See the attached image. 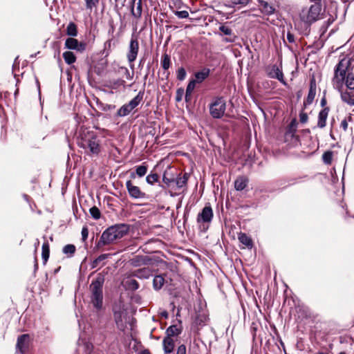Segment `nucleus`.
Listing matches in <instances>:
<instances>
[{"label": "nucleus", "mask_w": 354, "mask_h": 354, "mask_svg": "<svg viewBox=\"0 0 354 354\" xmlns=\"http://www.w3.org/2000/svg\"><path fill=\"white\" fill-rule=\"evenodd\" d=\"M130 230L128 224L119 223L111 225L102 234L97 244L98 248L113 243L127 235Z\"/></svg>", "instance_id": "obj_1"}, {"label": "nucleus", "mask_w": 354, "mask_h": 354, "mask_svg": "<svg viewBox=\"0 0 354 354\" xmlns=\"http://www.w3.org/2000/svg\"><path fill=\"white\" fill-rule=\"evenodd\" d=\"M352 62L353 59L351 57L344 56L335 67L332 82L333 86L339 91L342 88L346 77L348 73H353Z\"/></svg>", "instance_id": "obj_2"}, {"label": "nucleus", "mask_w": 354, "mask_h": 354, "mask_svg": "<svg viewBox=\"0 0 354 354\" xmlns=\"http://www.w3.org/2000/svg\"><path fill=\"white\" fill-rule=\"evenodd\" d=\"M77 145L80 147L86 150L92 154H98L100 151V140L96 133L88 129H81Z\"/></svg>", "instance_id": "obj_3"}, {"label": "nucleus", "mask_w": 354, "mask_h": 354, "mask_svg": "<svg viewBox=\"0 0 354 354\" xmlns=\"http://www.w3.org/2000/svg\"><path fill=\"white\" fill-rule=\"evenodd\" d=\"M104 279L102 276L97 277L95 280L91 283L90 288L92 293L91 301L93 306L100 309L102 306V286Z\"/></svg>", "instance_id": "obj_4"}, {"label": "nucleus", "mask_w": 354, "mask_h": 354, "mask_svg": "<svg viewBox=\"0 0 354 354\" xmlns=\"http://www.w3.org/2000/svg\"><path fill=\"white\" fill-rule=\"evenodd\" d=\"M321 10L322 8L319 3L304 7L299 12V18L304 23L311 24L319 19Z\"/></svg>", "instance_id": "obj_5"}, {"label": "nucleus", "mask_w": 354, "mask_h": 354, "mask_svg": "<svg viewBox=\"0 0 354 354\" xmlns=\"http://www.w3.org/2000/svg\"><path fill=\"white\" fill-rule=\"evenodd\" d=\"M209 114L214 119L221 118L225 113L226 101L223 97H216L209 106Z\"/></svg>", "instance_id": "obj_6"}, {"label": "nucleus", "mask_w": 354, "mask_h": 354, "mask_svg": "<svg viewBox=\"0 0 354 354\" xmlns=\"http://www.w3.org/2000/svg\"><path fill=\"white\" fill-rule=\"evenodd\" d=\"M139 51V42L138 36L135 34L131 35L128 51L127 53V59L130 64V68L133 69V62L136 59Z\"/></svg>", "instance_id": "obj_7"}, {"label": "nucleus", "mask_w": 354, "mask_h": 354, "mask_svg": "<svg viewBox=\"0 0 354 354\" xmlns=\"http://www.w3.org/2000/svg\"><path fill=\"white\" fill-rule=\"evenodd\" d=\"M143 95V92L140 91L129 103L124 104L118 109L117 115L120 117L129 115L142 102Z\"/></svg>", "instance_id": "obj_8"}, {"label": "nucleus", "mask_w": 354, "mask_h": 354, "mask_svg": "<svg viewBox=\"0 0 354 354\" xmlns=\"http://www.w3.org/2000/svg\"><path fill=\"white\" fill-rule=\"evenodd\" d=\"M210 74V69L208 68H203L201 71L194 73V79L191 80L187 84V91L190 93L194 91L196 84L202 83L206 80Z\"/></svg>", "instance_id": "obj_9"}, {"label": "nucleus", "mask_w": 354, "mask_h": 354, "mask_svg": "<svg viewBox=\"0 0 354 354\" xmlns=\"http://www.w3.org/2000/svg\"><path fill=\"white\" fill-rule=\"evenodd\" d=\"M213 216L214 214L212 207L209 205H206L203 208L202 211L198 213L196 221L200 225V227L203 225V229H207V226L205 227V225L211 223Z\"/></svg>", "instance_id": "obj_10"}, {"label": "nucleus", "mask_w": 354, "mask_h": 354, "mask_svg": "<svg viewBox=\"0 0 354 354\" xmlns=\"http://www.w3.org/2000/svg\"><path fill=\"white\" fill-rule=\"evenodd\" d=\"M266 72L269 77L278 80L283 85L287 84L283 77L281 66L277 64L269 65L266 67Z\"/></svg>", "instance_id": "obj_11"}, {"label": "nucleus", "mask_w": 354, "mask_h": 354, "mask_svg": "<svg viewBox=\"0 0 354 354\" xmlns=\"http://www.w3.org/2000/svg\"><path fill=\"white\" fill-rule=\"evenodd\" d=\"M126 187L129 196L133 198H144L146 196V194L142 192L139 187L134 185L131 180L127 181Z\"/></svg>", "instance_id": "obj_12"}, {"label": "nucleus", "mask_w": 354, "mask_h": 354, "mask_svg": "<svg viewBox=\"0 0 354 354\" xmlns=\"http://www.w3.org/2000/svg\"><path fill=\"white\" fill-rule=\"evenodd\" d=\"M65 46L66 48L77 50V51L82 52L86 49V44L79 42L77 39L74 38H68L65 41Z\"/></svg>", "instance_id": "obj_13"}, {"label": "nucleus", "mask_w": 354, "mask_h": 354, "mask_svg": "<svg viewBox=\"0 0 354 354\" xmlns=\"http://www.w3.org/2000/svg\"><path fill=\"white\" fill-rule=\"evenodd\" d=\"M131 12L132 15L136 19L141 17L142 12V0H132L131 3Z\"/></svg>", "instance_id": "obj_14"}, {"label": "nucleus", "mask_w": 354, "mask_h": 354, "mask_svg": "<svg viewBox=\"0 0 354 354\" xmlns=\"http://www.w3.org/2000/svg\"><path fill=\"white\" fill-rule=\"evenodd\" d=\"M30 336L28 334H24L18 337L17 342V348L19 350L21 353L26 351L28 346V342Z\"/></svg>", "instance_id": "obj_15"}, {"label": "nucleus", "mask_w": 354, "mask_h": 354, "mask_svg": "<svg viewBox=\"0 0 354 354\" xmlns=\"http://www.w3.org/2000/svg\"><path fill=\"white\" fill-rule=\"evenodd\" d=\"M316 95V84L314 80H312L310 83V88L308 96L304 101L305 106L310 105L313 103Z\"/></svg>", "instance_id": "obj_16"}, {"label": "nucleus", "mask_w": 354, "mask_h": 354, "mask_svg": "<svg viewBox=\"0 0 354 354\" xmlns=\"http://www.w3.org/2000/svg\"><path fill=\"white\" fill-rule=\"evenodd\" d=\"M329 113V108L324 107L322 110L320 111L318 115V121H317V127L319 128H324L326 124V120Z\"/></svg>", "instance_id": "obj_17"}, {"label": "nucleus", "mask_w": 354, "mask_h": 354, "mask_svg": "<svg viewBox=\"0 0 354 354\" xmlns=\"http://www.w3.org/2000/svg\"><path fill=\"white\" fill-rule=\"evenodd\" d=\"M259 9L261 12L266 15H271L274 14L275 8L267 1L263 0H259Z\"/></svg>", "instance_id": "obj_18"}, {"label": "nucleus", "mask_w": 354, "mask_h": 354, "mask_svg": "<svg viewBox=\"0 0 354 354\" xmlns=\"http://www.w3.org/2000/svg\"><path fill=\"white\" fill-rule=\"evenodd\" d=\"M151 270L149 268H144L134 270L131 276L139 279H147L151 276Z\"/></svg>", "instance_id": "obj_19"}, {"label": "nucleus", "mask_w": 354, "mask_h": 354, "mask_svg": "<svg viewBox=\"0 0 354 354\" xmlns=\"http://www.w3.org/2000/svg\"><path fill=\"white\" fill-rule=\"evenodd\" d=\"M163 348L166 353H170L174 348V341L170 337H165L163 339Z\"/></svg>", "instance_id": "obj_20"}, {"label": "nucleus", "mask_w": 354, "mask_h": 354, "mask_svg": "<svg viewBox=\"0 0 354 354\" xmlns=\"http://www.w3.org/2000/svg\"><path fill=\"white\" fill-rule=\"evenodd\" d=\"M124 287L129 290H136L139 288L138 282L132 277H127L124 281Z\"/></svg>", "instance_id": "obj_21"}, {"label": "nucleus", "mask_w": 354, "mask_h": 354, "mask_svg": "<svg viewBox=\"0 0 354 354\" xmlns=\"http://www.w3.org/2000/svg\"><path fill=\"white\" fill-rule=\"evenodd\" d=\"M248 184V179L244 176H240L234 182V187L237 191L243 190Z\"/></svg>", "instance_id": "obj_22"}, {"label": "nucleus", "mask_w": 354, "mask_h": 354, "mask_svg": "<svg viewBox=\"0 0 354 354\" xmlns=\"http://www.w3.org/2000/svg\"><path fill=\"white\" fill-rule=\"evenodd\" d=\"M78 346L80 349H82L86 354H89L93 350V345L91 342H86L84 339H80L78 342Z\"/></svg>", "instance_id": "obj_23"}, {"label": "nucleus", "mask_w": 354, "mask_h": 354, "mask_svg": "<svg viewBox=\"0 0 354 354\" xmlns=\"http://www.w3.org/2000/svg\"><path fill=\"white\" fill-rule=\"evenodd\" d=\"M122 315H123V312L122 311H115L114 312V319H115V324L117 325V327L121 330H124V328H125V325L122 321Z\"/></svg>", "instance_id": "obj_24"}, {"label": "nucleus", "mask_w": 354, "mask_h": 354, "mask_svg": "<svg viewBox=\"0 0 354 354\" xmlns=\"http://www.w3.org/2000/svg\"><path fill=\"white\" fill-rule=\"evenodd\" d=\"M189 176V175L187 173H185L183 176H180V174H179L175 180L176 186L178 188H182L185 186L187 183Z\"/></svg>", "instance_id": "obj_25"}, {"label": "nucleus", "mask_w": 354, "mask_h": 354, "mask_svg": "<svg viewBox=\"0 0 354 354\" xmlns=\"http://www.w3.org/2000/svg\"><path fill=\"white\" fill-rule=\"evenodd\" d=\"M239 241L247 246L248 248H252L253 245L252 241L250 236L245 233H240L238 236Z\"/></svg>", "instance_id": "obj_26"}, {"label": "nucleus", "mask_w": 354, "mask_h": 354, "mask_svg": "<svg viewBox=\"0 0 354 354\" xmlns=\"http://www.w3.org/2000/svg\"><path fill=\"white\" fill-rule=\"evenodd\" d=\"M251 0H230L228 7L235 8L236 7L242 8L246 6Z\"/></svg>", "instance_id": "obj_27"}, {"label": "nucleus", "mask_w": 354, "mask_h": 354, "mask_svg": "<svg viewBox=\"0 0 354 354\" xmlns=\"http://www.w3.org/2000/svg\"><path fill=\"white\" fill-rule=\"evenodd\" d=\"M165 283V279L161 275H156L153 278V288L156 290H158L162 288V286Z\"/></svg>", "instance_id": "obj_28"}, {"label": "nucleus", "mask_w": 354, "mask_h": 354, "mask_svg": "<svg viewBox=\"0 0 354 354\" xmlns=\"http://www.w3.org/2000/svg\"><path fill=\"white\" fill-rule=\"evenodd\" d=\"M297 128V122L295 120H293L290 122V123L288 126V129L286 131V136H294Z\"/></svg>", "instance_id": "obj_29"}, {"label": "nucleus", "mask_w": 354, "mask_h": 354, "mask_svg": "<svg viewBox=\"0 0 354 354\" xmlns=\"http://www.w3.org/2000/svg\"><path fill=\"white\" fill-rule=\"evenodd\" d=\"M76 251V248L73 244H67L64 246L62 249V252L64 254H66L68 257H72L75 254Z\"/></svg>", "instance_id": "obj_30"}, {"label": "nucleus", "mask_w": 354, "mask_h": 354, "mask_svg": "<svg viewBox=\"0 0 354 354\" xmlns=\"http://www.w3.org/2000/svg\"><path fill=\"white\" fill-rule=\"evenodd\" d=\"M181 333L180 329L176 325L170 326L166 330L167 337L177 336Z\"/></svg>", "instance_id": "obj_31"}, {"label": "nucleus", "mask_w": 354, "mask_h": 354, "mask_svg": "<svg viewBox=\"0 0 354 354\" xmlns=\"http://www.w3.org/2000/svg\"><path fill=\"white\" fill-rule=\"evenodd\" d=\"M49 254H50L49 244L48 242H45L42 245V252H41L42 259L44 261V264L47 262V261L49 258Z\"/></svg>", "instance_id": "obj_32"}, {"label": "nucleus", "mask_w": 354, "mask_h": 354, "mask_svg": "<svg viewBox=\"0 0 354 354\" xmlns=\"http://www.w3.org/2000/svg\"><path fill=\"white\" fill-rule=\"evenodd\" d=\"M64 61L68 64H72L76 61V57L73 53L66 51L63 53Z\"/></svg>", "instance_id": "obj_33"}, {"label": "nucleus", "mask_w": 354, "mask_h": 354, "mask_svg": "<svg viewBox=\"0 0 354 354\" xmlns=\"http://www.w3.org/2000/svg\"><path fill=\"white\" fill-rule=\"evenodd\" d=\"M347 88L350 90L354 89V75L353 73H348V75L346 77L344 83Z\"/></svg>", "instance_id": "obj_34"}, {"label": "nucleus", "mask_w": 354, "mask_h": 354, "mask_svg": "<svg viewBox=\"0 0 354 354\" xmlns=\"http://www.w3.org/2000/svg\"><path fill=\"white\" fill-rule=\"evenodd\" d=\"M66 33L69 36L75 37L77 35V26L73 22H70L66 28Z\"/></svg>", "instance_id": "obj_35"}, {"label": "nucleus", "mask_w": 354, "mask_h": 354, "mask_svg": "<svg viewBox=\"0 0 354 354\" xmlns=\"http://www.w3.org/2000/svg\"><path fill=\"white\" fill-rule=\"evenodd\" d=\"M147 172V166L145 165H139L136 169V174L140 178L143 177Z\"/></svg>", "instance_id": "obj_36"}, {"label": "nucleus", "mask_w": 354, "mask_h": 354, "mask_svg": "<svg viewBox=\"0 0 354 354\" xmlns=\"http://www.w3.org/2000/svg\"><path fill=\"white\" fill-rule=\"evenodd\" d=\"M162 67L165 70H167L170 66V56L167 54H164L161 60Z\"/></svg>", "instance_id": "obj_37"}, {"label": "nucleus", "mask_w": 354, "mask_h": 354, "mask_svg": "<svg viewBox=\"0 0 354 354\" xmlns=\"http://www.w3.org/2000/svg\"><path fill=\"white\" fill-rule=\"evenodd\" d=\"M333 159V152L328 151L322 155L323 162L326 165H330Z\"/></svg>", "instance_id": "obj_38"}, {"label": "nucleus", "mask_w": 354, "mask_h": 354, "mask_svg": "<svg viewBox=\"0 0 354 354\" xmlns=\"http://www.w3.org/2000/svg\"><path fill=\"white\" fill-rule=\"evenodd\" d=\"M159 176L157 174L151 173L146 177V181L149 185H153L155 183L158 182Z\"/></svg>", "instance_id": "obj_39"}, {"label": "nucleus", "mask_w": 354, "mask_h": 354, "mask_svg": "<svg viewBox=\"0 0 354 354\" xmlns=\"http://www.w3.org/2000/svg\"><path fill=\"white\" fill-rule=\"evenodd\" d=\"M89 212H90L91 216L94 219L97 220L100 218L101 213H100V209L97 207H95V206L92 207L90 209Z\"/></svg>", "instance_id": "obj_40"}, {"label": "nucleus", "mask_w": 354, "mask_h": 354, "mask_svg": "<svg viewBox=\"0 0 354 354\" xmlns=\"http://www.w3.org/2000/svg\"><path fill=\"white\" fill-rule=\"evenodd\" d=\"M100 0H86V7L87 9L92 10L99 3Z\"/></svg>", "instance_id": "obj_41"}, {"label": "nucleus", "mask_w": 354, "mask_h": 354, "mask_svg": "<svg viewBox=\"0 0 354 354\" xmlns=\"http://www.w3.org/2000/svg\"><path fill=\"white\" fill-rule=\"evenodd\" d=\"M187 73L184 68L180 67L178 69L177 71V78L178 80L183 81L186 77Z\"/></svg>", "instance_id": "obj_42"}, {"label": "nucleus", "mask_w": 354, "mask_h": 354, "mask_svg": "<svg viewBox=\"0 0 354 354\" xmlns=\"http://www.w3.org/2000/svg\"><path fill=\"white\" fill-rule=\"evenodd\" d=\"M353 95H351L348 93H342V99L344 102L351 105V101H353Z\"/></svg>", "instance_id": "obj_43"}, {"label": "nucleus", "mask_w": 354, "mask_h": 354, "mask_svg": "<svg viewBox=\"0 0 354 354\" xmlns=\"http://www.w3.org/2000/svg\"><path fill=\"white\" fill-rule=\"evenodd\" d=\"M219 30L225 35H232V30L228 26H226L225 25H222L219 27Z\"/></svg>", "instance_id": "obj_44"}, {"label": "nucleus", "mask_w": 354, "mask_h": 354, "mask_svg": "<svg viewBox=\"0 0 354 354\" xmlns=\"http://www.w3.org/2000/svg\"><path fill=\"white\" fill-rule=\"evenodd\" d=\"M174 14L180 19H186L189 17V13L186 10L175 11Z\"/></svg>", "instance_id": "obj_45"}, {"label": "nucleus", "mask_w": 354, "mask_h": 354, "mask_svg": "<svg viewBox=\"0 0 354 354\" xmlns=\"http://www.w3.org/2000/svg\"><path fill=\"white\" fill-rule=\"evenodd\" d=\"M82 239L83 241H85L88 239V230L87 226H84L82 229Z\"/></svg>", "instance_id": "obj_46"}, {"label": "nucleus", "mask_w": 354, "mask_h": 354, "mask_svg": "<svg viewBox=\"0 0 354 354\" xmlns=\"http://www.w3.org/2000/svg\"><path fill=\"white\" fill-rule=\"evenodd\" d=\"M300 122L302 123H306L308 121V117L306 113H301L299 115Z\"/></svg>", "instance_id": "obj_47"}, {"label": "nucleus", "mask_w": 354, "mask_h": 354, "mask_svg": "<svg viewBox=\"0 0 354 354\" xmlns=\"http://www.w3.org/2000/svg\"><path fill=\"white\" fill-rule=\"evenodd\" d=\"M176 354H186V346L183 344L179 346Z\"/></svg>", "instance_id": "obj_48"}, {"label": "nucleus", "mask_w": 354, "mask_h": 354, "mask_svg": "<svg viewBox=\"0 0 354 354\" xmlns=\"http://www.w3.org/2000/svg\"><path fill=\"white\" fill-rule=\"evenodd\" d=\"M340 127L341 128H342V129L346 131L348 129V122H347V120L346 119H344L342 122H341V124H340Z\"/></svg>", "instance_id": "obj_49"}, {"label": "nucleus", "mask_w": 354, "mask_h": 354, "mask_svg": "<svg viewBox=\"0 0 354 354\" xmlns=\"http://www.w3.org/2000/svg\"><path fill=\"white\" fill-rule=\"evenodd\" d=\"M287 40L288 41L289 43H294L295 42V37H294L293 34L288 32L287 33Z\"/></svg>", "instance_id": "obj_50"}, {"label": "nucleus", "mask_w": 354, "mask_h": 354, "mask_svg": "<svg viewBox=\"0 0 354 354\" xmlns=\"http://www.w3.org/2000/svg\"><path fill=\"white\" fill-rule=\"evenodd\" d=\"M162 181L164 182V183L169 185L171 182L174 181V180L168 178L167 177H166V175L165 174L163 175Z\"/></svg>", "instance_id": "obj_51"}, {"label": "nucleus", "mask_w": 354, "mask_h": 354, "mask_svg": "<svg viewBox=\"0 0 354 354\" xmlns=\"http://www.w3.org/2000/svg\"><path fill=\"white\" fill-rule=\"evenodd\" d=\"M192 93H193V91H191L190 93H188L187 88H186L185 96L186 102H188V101L191 100Z\"/></svg>", "instance_id": "obj_52"}, {"label": "nucleus", "mask_w": 354, "mask_h": 354, "mask_svg": "<svg viewBox=\"0 0 354 354\" xmlns=\"http://www.w3.org/2000/svg\"><path fill=\"white\" fill-rule=\"evenodd\" d=\"M109 256V254H102L101 255H100L97 259L99 261H102L104 260H105L106 259H107Z\"/></svg>", "instance_id": "obj_53"}, {"label": "nucleus", "mask_w": 354, "mask_h": 354, "mask_svg": "<svg viewBox=\"0 0 354 354\" xmlns=\"http://www.w3.org/2000/svg\"><path fill=\"white\" fill-rule=\"evenodd\" d=\"M125 75H126L127 79H128V80L133 79V73L130 74L129 70L127 68H125Z\"/></svg>", "instance_id": "obj_54"}, {"label": "nucleus", "mask_w": 354, "mask_h": 354, "mask_svg": "<svg viewBox=\"0 0 354 354\" xmlns=\"http://www.w3.org/2000/svg\"><path fill=\"white\" fill-rule=\"evenodd\" d=\"M177 93H178V94H179V93L183 94V89H181V88L178 89L177 91ZM180 100H181V95H178L176 96V101H180Z\"/></svg>", "instance_id": "obj_55"}, {"label": "nucleus", "mask_w": 354, "mask_h": 354, "mask_svg": "<svg viewBox=\"0 0 354 354\" xmlns=\"http://www.w3.org/2000/svg\"><path fill=\"white\" fill-rule=\"evenodd\" d=\"M100 263V261H99L97 260V259H95L93 261V263H92V268H96V267L99 265V263Z\"/></svg>", "instance_id": "obj_56"}, {"label": "nucleus", "mask_w": 354, "mask_h": 354, "mask_svg": "<svg viewBox=\"0 0 354 354\" xmlns=\"http://www.w3.org/2000/svg\"><path fill=\"white\" fill-rule=\"evenodd\" d=\"M125 82L122 80H118L115 82V84L118 86H123Z\"/></svg>", "instance_id": "obj_57"}, {"label": "nucleus", "mask_w": 354, "mask_h": 354, "mask_svg": "<svg viewBox=\"0 0 354 354\" xmlns=\"http://www.w3.org/2000/svg\"><path fill=\"white\" fill-rule=\"evenodd\" d=\"M320 104H321V106L322 107H324L326 106V98L324 97L322 98Z\"/></svg>", "instance_id": "obj_58"}, {"label": "nucleus", "mask_w": 354, "mask_h": 354, "mask_svg": "<svg viewBox=\"0 0 354 354\" xmlns=\"http://www.w3.org/2000/svg\"><path fill=\"white\" fill-rule=\"evenodd\" d=\"M235 36H234L232 38L230 37V38H226L225 40L227 41V42H234V40H235Z\"/></svg>", "instance_id": "obj_59"}, {"label": "nucleus", "mask_w": 354, "mask_h": 354, "mask_svg": "<svg viewBox=\"0 0 354 354\" xmlns=\"http://www.w3.org/2000/svg\"><path fill=\"white\" fill-rule=\"evenodd\" d=\"M35 271H36L38 269V263L37 259H35Z\"/></svg>", "instance_id": "obj_60"}, {"label": "nucleus", "mask_w": 354, "mask_h": 354, "mask_svg": "<svg viewBox=\"0 0 354 354\" xmlns=\"http://www.w3.org/2000/svg\"><path fill=\"white\" fill-rule=\"evenodd\" d=\"M133 261H134L136 265H139L140 260H139L138 257H137L136 259H134Z\"/></svg>", "instance_id": "obj_61"}, {"label": "nucleus", "mask_w": 354, "mask_h": 354, "mask_svg": "<svg viewBox=\"0 0 354 354\" xmlns=\"http://www.w3.org/2000/svg\"><path fill=\"white\" fill-rule=\"evenodd\" d=\"M144 62H145V59H144V58H142V59L140 60V62H139V67L142 66Z\"/></svg>", "instance_id": "obj_62"}, {"label": "nucleus", "mask_w": 354, "mask_h": 354, "mask_svg": "<svg viewBox=\"0 0 354 354\" xmlns=\"http://www.w3.org/2000/svg\"><path fill=\"white\" fill-rule=\"evenodd\" d=\"M140 354H151V353L148 350H144L140 353Z\"/></svg>", "instance_id": "obj_63"}, {"label": "nucleus", "mask_w": 354, "mask_h": 354, "mask_svg": "<svg viewBox=\"0 0 354 354\" xmlns=\"http://www.w3.org/2000/svg\"><path fill=\"white\" fill-rule=\"evenodd\" d=\"M315 354H329V353H324V352H317V353H315Z\"/></svg>", "instance_id": "obj_64"}]
</instances>
